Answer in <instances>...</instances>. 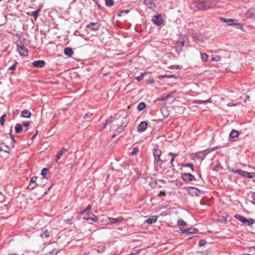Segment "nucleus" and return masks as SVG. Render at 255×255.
<instances>
[{
    "instance_id": "f257e3e1",
    "label": "nucleus",
    "mask_w": 255,
    "mask_h": 255,
    "mask_svg": "<svg viewBox=\"0 0 255 255\" xmlns=\"http://www.w3.org/2000/svg\"><path fill=\"white\" fill-rule=\"evenodd\" d=\"M195 4L196 8L198 10H207L213 8L215 5V2L211 0L197 1Z\"/></svg>"
},
{
    "instance_id": "f03ea898",
    "label": "nucleus",
    "mask_w": 255,
    "mask_h": 255,
    "mask_svg": "<svg viewBox=\"0 0 255 255\" xmlns=\"http://www.w3.org/2000/svg\"><path fill=\"white\" fill-rule=\"evenodd\" d=\"M153 155L154 157V164L157 167L161 168V165L163 163V161L160 159L161 152L160 150L155 149L153 151Z\"/></svg>"
},
{
    "instance_id": "7ed1b4c3",
    "label": "nucleus",
    "mask_w": 255,
    "mask_h": 255,
    "mask_svg": "<svg viewBox=\"0 0 255 255\" xmlns=\"http://www.w3.org/2000/svg\"><path fill=\"white\" fill-rule=\"evenodd\" d=\"M220 20L224 22H231L233 23H229L228 25H237V27L239 29H242L243 28V24L241 23L238 22V19H232V18H225L223 17H221Z\"/></svg>"
},
{
    "instance_id": "20e7f679",
    "label": "nucleus",
    "mask_w": 255,
    "mask_h": 255,
    "mask_svg": "<svg viewBox=\"0 0 255 255\" xmlns=\"http://www.w3.org/2000/svg\"><path fill=\"white\" fill-rule=\"evenodd\" d=\"M16 46L20 55L23 56H27L28 55V50L23 43H20V44L17 43Z\"/></svg>"
},
{
    "instance_id": "39448f33",
    "label": "nucleus",
    "mask_w": 255,
    "mask_h": 255,
    "mask_svg": "<svg viewBox=\"0 0 255 255\" xmlns=\"http://www.w3.org/2000/svg\"><path fill=\"white\" fill-rule=\"evenodd\" d=\"M37 177L34 176L32 177L30 180V183L27 186V189L29 190H33L38 186V184L36 183Z\"/></svg>"
},
{
    "instance_id": "423d86ee",
    "label": "nucleus",
    "mask_w": 255,
    "mask_h": 255,
    "mask_svg": "<svg viewBox=\"0 0 255 255\" xmlns=\"http://www.w3.org/2000/svg\"><path fill=\"white\" fill-rule=\"evenodd\" d=\"M157 0H144L143 3L150 9H154L156 6Z\"/></svg>"
},
{
    "instance_id": "0eeeda50",
    "label": "nucleus",
    "mask_w": 255,
    "mask_h": 255,
    "mask_svg": "<svg viewBox=\"0 0 255 255\" xmlns=\"http://www.w3.org/2000/svg\"><path fill=\"white\" fill-rule=\"evenodd\" d=\"M182 178L184 181L186 182L193 181L195 179L194 176L192 174L189 173H184L182 174Z\"/></svg>"
},
{
    "instance_id": "6e6552de",
    "label": "nucleus",
    "mask_w": 255,
    "mask_h": 255,
    "mask_svg": "<svg viewBox=\"0 0 255 255\" xmlns=\"http://www.w3.org/2000/svg\"><path fill=\"white\" fill-rule=\"evenodd\" d=\"M152 21L155 24L158 26L161 25L163 21L161 15L159 14L154 16Z\"/></svg>"
},
{
    "instance_id": "1a4fd4ad",
    "label": "nucleus",
    "mask_w": 255,
    "mask_h": 255,
    "mask_svg": "<svg viewBox=\"0 0 255 255\" xmlns=\"http://www.w3.org/2000/svg\"><path fill=\"white\" fill-rule=\"evenodd\" d=\"M147 123L145 121H143L140 123L137 126V130L139 132H142L145 131L147 128Z\"/></svg>"
},
{
    "instance_id": "9d476101",
    "label": "nucleus",
    "mask_w": 255,
    "mask_h": 255,
    "mask_svg": "<svg viewBox=\"0 0 255 255\" xmlns=\"http://www.w3.org/2000/svg\"><path fill=\"white\" fill-rule=\"evenodd\" d=\"M100 26V24L98 22H91L87 25V27L93 30H98Z\"/></svg>"
},
{
    "instance_id": "9b49d317",
    "label": "nucleus",
    "mask_w": 255,
    "mask_h": 255,
    "mask_svg": "<svg viewBox=\"0 0 255 255\" xmlns=\"http://www.w3.org/2000/svg\"><path fill=\"white\" fill-rule=\"evenodd\" d=\"M246 17L247 18L255 19V12L254 9H250L248 10L246 13Z\"/></svg>"
},
{
    "instance_id": "f8f14e48",
    "label": "nucleus",
    "mask_w": 255,
    "mask_h": 255,
    "mask_svg": "<svg viewBox=\"0 0 255 255\" xmlns=\"http://www.w3.org/2000/svg\"><path fill=\"white\" fill-rule=\"evenodd\" d=\"M45 65V62L44 60H37L33 62V66L35 67L42 68Z\"/></svg>"
},
{
    "instance_id": "ddd939ff",
    "label": "nucleus",
    "mask_w": 255,
    "mask_h": 255,
    "mask_svg": "<svg viewBox=\"0 0 255 255\" xmlns=\"http://www.w3.org/2000/svg\"><path fill=\"white\" fill-rule=\"evenodd\" d=\"M182 233L183 234H194L198 232V230L196 228H190L188 229H182L180 230Z\"/></svg>"
},
{
    "instance_id": "4468645a",
    "label": "nucleus",
    "mask_w": 255,
    "mask_h": 255,
    "mask_svg": "<svg viewBox=\"0 0 255 255\" xmlns=\"http://www.w3.org/2000/svg\"><path fill=\"white\" fill-rule=\"evenodd\" d=\"M189 194L193 195L198 196L199 190L195 187H189L188 189Z\"/></svg>"
},
{
    "instance_id": "2eb2a0df",
    "label": "nucleus",
    "mask_w": 255,
    "mask_h": 255,
    "mask_svg": "<svg viewBox=\"0 0 255 255\" xmlns=\"http://www.w3.org/2000/svg\"><path fill=\"white\" fill-rule=\"evenodd\" d=\"M68 150L65 148H62L61 150L59 151L57 154L56 163L61 158V156Z\"/></svg>"
},
{
    "instance_id": "dca6fc26",
    "label": "nucleus",
    "mask_w": 255,
    "mask_h": 255,
    "mask_svg": "<svg viewBox=\"0 0 255 255\" xmlns=\"http://www.w3.org/2000/svg\"><path fill=\"white\" fill-rule=\"evenodd\" d=\"M108 219L110 221V223L112 224L116 223H120L123 221L122 217H118L117 218H109Z\"/></svg>"
},
{
    "instance_id": "f3484780",
    "label": "nucleus",
    "mask_w": 255,
    "mask_h": 255,
    "mask_svg": "<svg viewBox=\"0 0 255 255\" xmlns=\"http://www.w3.org/2000/svg\"><path fill=\"white\" fill-rule=\"evenodd\" d=\"M212 103V100L211 98H209L207 100H194L193 101V104H207V103Z\"/></svg>"
},
{
    "instance_id": "a211bd4d",
    "label": "nucleus",
    "mask_w": 255,
    "mask_h": 255,
    "mask_svg": "<svg viewBox=\"0 0 255 255\" xmlns=\"http://www.w3.org/2000/svg\"><path fill=\"white\" fill-rule=\"evenodd\" d=\"M157 217L155 215L151 216L146 220V222L148 224H152L157 221Z\"/></svg>"
},
{
    "instance_id": "6ab92c4d",
    "label": "nucleus",
    "mask_w": 255,
    "mask_h": 255,
    "mask_svg": "<svg viewBox=\"0 0 255 255\" xmlns=\"http://www.w3.org/2000/svg\"><path fill=\"white\" fill-rule=\"evenodd\" d=\"M21 116L22 117L28 118L31 116V113L29 110H23L21 113Z\"/></svg>"
},
{
    "instance_id": "aec40b11",
    "label": "nucleus",
    "mask_w": 255,
    "mask_h": 255,
    "mask_svg": "<svg viewBox=\"0 0 255 255\" xmlns=\"http://www.w3.org/2000/svg\"><path fill=\"white\" fill-rule=\"evenodd\" d=\"M64 54L68 56H71L73 54V51L71 48L66 47L64 49Z\"/></svg>"
},
{
    "instance_id": "412c9836",
    "label": "nucleus",
    "mask_w": 255,
    "mask_h": 255,
    "mask_svg": "<svg viewBox=\"0 0 255 255\" xmlns=\"http://www.w3.org/2000/svg\"><path fill=\"white\" fill-rule=\"evenodd\" d=\"M255 223V220L253 219L250 218L249 219H245L243 223L246 224L248 226H251Z\"/></svg>"
},
{
    "instance_id": "4be33fe9",
    "label": "nucleus",
    "mask_w": 255,
    "mask_h": 255,
    "mask_svg": "<svg viewBox=\"0 0 255 255\" xmlns=\"http://www.w3.org/2000/svg\"><path fill=\"white\" fill-rule=\"evenodd\" d=\"M186 40L187 39L185 37H183L179 39L178 42L179 45L180 46V47H183L184 46H187V45L185 43Z\"/></svg>"
},
{
    "instance_id": "5701e85b",
    "label": "nucleus",
    "mask_w": 255,
    "mask_h": 255,
    "mask_svg": "<svg viewBox=\"0 0 255 255\" xmlns=\"http://www.w3.org/2000/svg\"><path fill=\"white\" fill-rule=\"evenodd\" d=\"M232 172L233 173H236V174H238L239 175H240L242 177H244L246 171H243V170H233L232 171Z\"/></svg>"
},
{
    "instance_id": "b1692460",
    "label": "nucleus",
    "mask_w": 255,
    "mask_h": 255,
    "mask_svg": "<svg viewBox=\"0 0 255 255\" xmlns=\"http://www.w3.org/2000/svg\"><path fill=\"white\" fill-rule=\"evenodd\" d=\"M22 129L23 128L21 125H20V124H16L15 127V130L16 133H18L21 132L22 130Z\"/></svg>"
},
{
    "instance_id": "393cba45",
    "label": "nucleus",
    "mask_w": 255,
    "mask_h": 255,
    "mask_svg": "<svg viewBox=\"0 0 255 255\" xmlns=\"http://www.w3.org/2000/svg\"><path fill=\"white\" fill-rule=\"evenodd\" d=\"M146 107V105L144 102H140L138 104L137 107V109L139 111H141L144 109Z\"/></svg>"
},
{
    "instance_id": "a878e982",
    "label": "nucleus",
    "mask_w": 255,
    "mask_h": 255,
    "mask_svg": "<svg viewBox=\"0 0 255 255\" xmlns=\"http://www.w3.org/2000/svg\"><path fill=\"white\" fill-rule=\"evenodd\" d=\"M254 177H255V173L246 171L244 177L251 179L254 178Z\"/></svg>"
},
{
    "instance_id": "bb28decb",
    "label": "nucleus",
    "mask_w": 255,
    "mask_h": 255,
    "mask_svg": "<svg viewBox=\"0 0 255 255\" xmlns=\"http://www.w3.org/2000/svg\"><path fill=\"white\" fill-rule=\"evenodd\" d=\"M230 135L232 138H235L239 136V132L236 130H232L230 133Z\"/></svg>"
},
{
    "instance_id": "cd10ccee",
    "label": "nucleus",
    "mask_w": 255,
    "mask_h": 255,
    "mask_svg": "<svg viewBox=\"0 0 255 255\" xmlns=\"http://www.w3.org/2000/svg\"><path fill=\"white\" fill-rule=\"evenodd\" d=\"M40 10L41 8H38L32 12L31 15L34 17L35 20H36V19L37 18L39 12L40 11Z\"/></svg>"
},
{
    "instance_id": "c85d7f7f",
    "label": "nucleus",
    "mask_w": 255,
    "mask_h": 255,
    "mask_svg": "<svg viewBox=\"0 0 255 255\" xmlns=\"http://www.w3.org/2000/svg\"><path fill=\"white\" fill-rule=\"evenodd\" d=\"M235 218L240 221H241L242 223L244 222V220H245V218L240 215L239 214H236L235 215Z\"/></svg>"
},
{
    "instance_id": "c756f323",
    "label": "nucleus",
    "mask_w": 255,
    "mask_h": 255,
    "mask_svg": "<svg viewBox=\"0 0 255 255\" xmlns=\"http://www.w3.org/2000/svg\"><path fill=\"white\" fill-rule=\"evenodd\" d=\"M106 5L108 7H112L114 4V1L113 0H105Z\"/></svg>"
},
{
    "instance_id": "7c9ffc66",
    "label": "nucleus",
    "mask_w": 255,
    "mask_h": 255,
    "mask_svg": "<svg viewBox=\"0 0 255 255\" xmlns=\"http://www.w3.org/2000/svg\"><path fill=\"white\" fill-rule=\"evenodd\" d=\"M59 252V251L56 249H53L51 251L48 252L46 255H56Z\"/></svg>"
},
{
    "instance_id": "2f4dec72",
    "label": "nucleus",
    "mask_w": 255,
    "mask_h": 255,
    "mask_svg": "<svg viewBox=\"0 0 255 255\" xmlns=\"http://www.w3.org/2000/svg\"><path fill=\"white\" fill-rule=\"evenodd\" d=\"M200 54H201V59H202V60L204 61H207L208 59V55L206 53H200Z\"/></svg>"
},
{
    "instance_id": "473e14b6",
    "label": "nucleus",
    "mask_w": 255,
    "mask_h": 255,
    "mask_svg": "<svg viewBox=\"0 0 255 255\" xmlns=\"http://www.w3.org/2000/svg\"><path fill=\"white\" fill-rule=\"evenodd\" d=\"M48 169L47 168H44L41 170V174L43 176V178H45L46 175L47 174Z\"/></svg>"
},
{
    "instance_id": "72a5a7b5",
    "label": "nucleus",
    "mask_w": 255,
    "mask_h": 255,
    "mask_svg": "<svg viewBox=\"0 0 255 255\" xmlns=\"http://www.w3.org/2000/svg\"><path fill=\"white\" fill-rule=\"evenodd\" d=\"M41 236L42 237L49 238L50 237V234L47 230H45L44 232L41 234Z\"/></svg>"
},
{
    "instance_id": "f704fd0d",
    "label": "nucleus",
    "mask_w": 255,
    "mask_h": 255,
    "mask_svg": "<svg viewBox=\"0 0 255 255\" xmlns=\"http://www.w3.org/2000/svg\"><path fill=\"white\" fill-rule=\"evenodd\" d=\"M129 12V10H128V9H124V10H122L121 11H119V13L118 14V15L119 16H121L123 15V14H127L128 13V12Z\"/></svg>"
},
{
    "instance_id": "c9c22d12",
    "label": "nucleus",
    "mask_w": 255,
    "mask_h": 255,
    "mask_svg": "<svg viewBox=\"0 0 255 255\" xmlns=\"http://www.w3.org/2000/svg\"><path fill=\"white\" fill-rule=\"evenodd\" d=\"M178 224L181 226H185L187 225V223L182 219H180L178 220Z\"/></svg>"
},
{
    "instance_id": "e433bc0d",
    "label": "nucleus",
    "mask_w": 255,
    "mask_h": 255,
    "mask_svg": "<svg viewBox=\"0 0 255 255\" xmlns=\"http://www.w3.org/2000/svg\"><path fill=\"white\" fill-rule=\"evenodd\" d=\"M6 116V115L4 114L0 118V124L1 126L4 125V120H5V118Z\"/></svg>"
},
{
    "instance_id": "4c0bfd02",
    "label": "nucleus",
    "mask_w": 255,
    "mask_h": 255,
    "mask_svg": "<svg viewBox=\"0 0 255 255\" xmlns=\"http://www.w3.org/2000/svg\"><path fill=\"white\" fill-rule=\"evenodd\" d=\"M91 209V205H89L87 206V207L85 210H84L83 211H81V215H84L85 213H86L87 211H90Z\"/></svg>"
},
{
    "instance_id": "58836bf2",
    "label": "nucleus",
    "mask_w": 255,
    "mask_h": 255,
    "mask_svg": "<svg viewBox=\"0 0 255 255\" xmlns=\"http://www.w3.org/2000/svg\"><path fill=\"white\" fill-rule=\"evenodd\" d=\"M17 64V62H15L14 64H13L12 65H11V66H10L9 67L8 70L11 71V72H12L13 70H14L15 69Z\"/></svg>"
},
{
    "instance_id": "ea45409f",
    "label": "nucleus",
    "mask_w": 255,
    "mask_h": 255,
    "mask_svg": "<svg viewBox=\"0 0 255 255\" xmlns=\"http://www.w3.org/2000/svg\"><path fill=\"white\" fill-rule=\"evenodd\" d=\"M184 167H188L191 168L192 171H194L193 165L191 163H186L183 165Z\"/></svg>"
},
{
    "instance_id": "a19ab883",
    "label": "nucleus",
    "mask_w": 255,
    "mask_h": 255,
    "mask_svg": "<svg viewBox=\"0 0 255 255\" xmlns=\"http://www.w3.org/2000/svg\"><path fill=\"white\" fill-rule=\"evenodd\" d=\"M125 127H125H123V126H119L117 128V132L119 133H121L122 132H123L124 131Z\"/></svg>"
},
{
    "instance_id": "79ce46f5",
    "label": "nucleus",
    "mask_w": 255,
    "mask_h": 255,
    "mask_svg": "<svg viewBox=\"0 0 255 255\" xmlns=\"http://www.w3.org/2000/svg\"><path fill=\"white\" fill-rule=\"evenodd\" d=\"M138 151V149L137 147L132 148V151L131 152L130 154L131 155H135Z\"/></svg>"
},
{
    "instance_id": "37998d69",
    "label": "nucleus",
    "mask_w": 255,
    "mask_h": 255,
    "mask_svg": "<svg viewBox=\"0 0 255 255\" xmlns=\"http://www.w3.org/2000/svg\"><path fill=\"white\" fill-rule=\"evenodd\" d=\"M113 122V117L112 116H110L108 119H107L106 121V123L109 124V123H111Z\"/></svg>"
},
{
    "instance_id": "c03bdc74",
    "label": "nucleus",
    "mask_w": 255,
    "mask_h": 255,
    "mask_svg": "<svg viewBox=\"0 0 255 255\" xmlns=\"http://www.w3.org/2000/svg\"><path fill=\"white\" fill-rule=\"evenodd\" d=\"M92 216H93V217L90 218V219L92 220L94 222H96V223L98 221V218L97 217V216L93 214H92Z\"/></svg>"
},
{
    "instance_id": "a18cd8bd",
    "label": "nucleus",
    "mask_w": 255,
    "mask_h": 255,
    "mask_svg": "<svg viewBox=\"0 0 255 255\" xmlns=\"http://www.w3.org/2000/svg\"><path fill=\"white\" fill-rule=\"evenodd\" d=\"M206 243V242L204 240H201L199 242V246L202 247L205 245Z\"/></svg>"
},
{
    "instance_id": "49530a36",
    "label": "nucleus",
    "mask_w": 255,
    "mask_h": 255,
    "mask_svg": "<svg viewBox=\"0 0 255 255\" xmlns=\"http://www.w3.org/2000/svg\"><path fill=\"white\" fill-rule=\"evenodd\" d=\"M168 155L172 156V158H173L175 159V158L177 156V154L173 153L172 152H169L168 153Z\"/></svg>"
},
{
    "instance_id": "de8ad7c7",
    "label": "nucleus",
    "mask_w": 255,
    "mask_h": 255,
    "mask_svg": "<svg viewBox=\"0 0 255 255\" xmlns=\"http://www.w3.org/2000/svg\"><path fill=\"white\" fill-rule=\"evenodd\" d=\"M165 194H166V193H165V191H161L159 193V194L158 196H159V197H161V196H162V195H163V196L165 195Z\"/></svg>"
},
{
    "instance_id": "09e8293b",
    "label": "nucleus",
    "mask_w": 255,
    "mask_h": 255,
    "mask_svg": "<svg viewBox=\"0 0 255 255\" xmlns=\"http://www.w3.org/2000/svg\"><path fill=\"white\" fill-rule=\"evenodd\" d=\"M91 116H92L91 114H85V115L84 116V118L87 119L88 118L90 117Z\"/></svg>"
},
{
    "instance_id": "8fccbe9b",
    "label": "nucleus",
    "mask_w": 255,
    "mask_h": 255,
    "mask_svg": "<svg viewBox=\"0 0 255 255\" xmlns=\"http://www.w3.org/2000/svg\"><path fill=\"white\" fill-rule=\"evenodd\" d=\"M30 122H25L23 123V125L25 127H28L29 126Z\"/></svg>"
},
{
    "instance_id": "3c124183",
    "label": "nucleus",
    "mask_w": 255,
    "mask_h": 255,
    "mask_svg": "<svg viewBox=\"0 0 255 255\" xmlns=\"http://www.w3.org/2000/svg\"><path fill=\"white\" fill-rule=\"evenodd\" d=\"M11 132H12V129H11V130H10V131L9 135H10V136H11V139H12V140L14 142H15V140H14V136L11 134Z\"/></svg>"
},
{
    "instance_id": "603ef678",
    "label": "nucleus",
    "mask_w": 255,
    "mask_h": 255,
    "mask_svg": "<svg viewBox=\"0 0 255 255\" xmlns=\"http://www.w3.org/2000/svg\"><path fill=\"white\" fill-rule=\"evenodd\" d=\"M5 149H3V150L6 152H9V148L7 146V145H4Z\"/></svg>"
},
{
    "instance_id": "864d4df0",
    "label": "nucleus",
    "mask_w": 255,
    "mask_h": 255,
    "mask_svg": "<svg viewBox=\"0 0 255 255\" xmlns=\"http://www.w3.org/2000/svg\"><path fill=\"white\" fill-rule=\"evenodd\" d=\"M220 57L219 56H216V57H214L212 58V60L213 61H218L219 60Z\"/></svg>"
},
{
    "instance_id": "5fc2aeb1",
    "label": "nucleus",
    "mask_w": 255,
    "mask_h": 255,
    "mask_svg": "<svg viewBox=\"0 0 255 255\" xmlns=\"http://www.w3.org/2000/svg\"><path fill=\"white\" fill-rule=\"evenodd\" d=\"M164 77H167V78H171V77H174V75H165Z\"/></svg>"
},
{
    "instance_id": "6e6d98bb",
    "label": "nucleus",
    "mask_w": 255,
    "mask_h": 255,
    "mask_svg": "<svg viewBox=\"0 0 255 255\" xmlns=\"http://www.w3.org/2000/svg\"><path fill=\"white\" fill-rule=\"evenodd\" d=\"M250 250L251 252H253V251L255 252V246L251 247Z\"/></svg>"
},
{
    "instance_id": "4d7b16f0",
    "label": "nucleus",
    "mask_w": 255,
    "mask_h": 255,
    "mask_svg": "<svg viewBox=\"0 0 255 255\" xmlns=\"http://www.w3.org/2000/svg\"><path fill=\"white\" fill-rule=\"evenodd\" d=\"M195 255H204L203 253L202 252H197L196 254Z\"/></svg>"
},
{
    "instance_id": "13d9d810",
    "label": "nucleus",
    "mask_w": 255,
    "mask_h": 255,
    "mask_svg": "<svg viewBox=\"0 0 255 255\" xmlns=\"http://www.w3.org/2000/svg\"><path fill=\"white\" fill-rule=\"evenodd\" d=\"M107 125H108V124H107V123H105L104 124V126H103V127H102V128L101 129V130H103L104 128H106V127H107Z\"/></svg>"
},
{
    "instance_id": "bf43d9fd",
    "label": "nucleus",
    "mask_w": 255,
    "mask_h": 255,
    "mask_svg": "<svg viewBox=\"0 0 255 255\" xmlns=\"http://www.w3.org/2000/svg\"><path fill=\"white\" fill-rule=\"evenodd\" d=\"M174 158H171V160H170V164L172 165V166H173L174 165H173V161H174Z\"/></svg>"
},
{
    "instance_id": "052dcab7",
    "label": "nucleus",
    "mask_w": 255,
    "mask_h": 255,
    "mask_svg": "<svg viewBox=\"0 0 255 255\" xmlns=\"http://www.w3.org/2000/svg\"><path fill=\"white\" fill-rule=\"evenodd\" d=\"M83 219L86 220H90V218L88 217L87 216H84L83 217Z\"/></svg>"
},
{
    "instance_id": "680f3d73",
    "label": "nucleus",
    "mask_w": 255,
    "mask_h": 255,
    "mask_svg": "<svg viewBox=\"0 0 255 255\" xmlns=\"http://www.w3.org/2000/svg\"><path fill=\"white\" fill-rule=\"evenodd\" d=\"M228 106L231 107V106H236V104H234L233 103H230L228 104Z\"/></svg>"
},
{
    "instance_id": "e2e57ef3",
    "label": "nucleus",
    "mask_w": 255,
    "mask_h": 255,
    "mask_svg": "<svg viewBox=\"0 0 255 255\" xmlns=\"http://www.w3.org/2000/svg\"><path fill=\"white\" fill-rule=\"evenodd\" d=\"M252 198L253 199V200L254 201H255V193H254L253 195H252Z\"/></svg>"
},
{
    "instance_id": "0e129e2a",
    "label": "nucleus",
    "mask_w": 255,
    "mask_h": 255,
    "mask_svg": "<svg viewBox=\"0 0 255 255\" xmlns=\"http://www.w3.org/2000/svg\"><path fill=\"white\" fill-rule=\"evenodd\" d=\"M136 79L138 81H140L141 79V77L138 76L136 78Z\"/></svg>"
},
{
    "instance_id": "69168bd1",
    "label": "nucleus",
    "mask_w": 255,
    "mask_h": 255,
    "mask_svg": "<svg viewBox=\"0 0 255 255\" xmlns=\"http://www.w3.org/2000/svg\"><path fill=\"white\" fill-rule=\"evenodd\" d=\"M9 255H18L17 254H10Z\"/></svg>"
},
{
    "instance_id": "338daca9",
    "label": "nucleus",
    "mask_w": 255,
    "mask_h": 255,
    "mask_svg": "<svg viewBox=\"0 0 255 255\" xmlns=\"http://www.w3.org/2000/svg\"><path fill=\"white\" fill-rule=\"evenodd\" d=\"M36 134H34V135L33 136L32 138H34V137H35V136H36Z\"/></svg>"
},
{
    "instance_id": "774afa93",
    "label": "nucleus",
    "mask_w": 255,
    "mask_h": 255,
    "mask_svg": "<svg viewBox=\"0 0 255 255\" xmlns=\"http://www.w3.org/2000/svg\"><path fill=\"white\" fill-rule=\"evenodd\" d=\"M246 255H252L251 254H247Z\"/></svg>"
}]
</instances>
